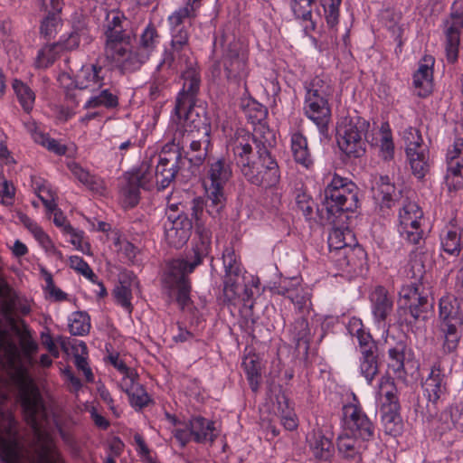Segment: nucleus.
Returning a JSON list of instances; mask_svg holds the SVG:
<instances>
[{
    "label": "nucleus",
    "instance_id": "aec40b11",
    "mask_svg": "<svg viewBox=\"0 0 463 463\" xmlns=\"http://www.w3.org/2000/svg\"><path fill=\"white\" fill-rule=\"evenodd\" d=\"M371 308L378 327L388 329V318L393 311V298L383 286H377L370 294Z\"/></svg>",
    "mask_w": 463,
    "mask_h": 463
},
{
    "label": "nucleus",
    "instance_id": "37998d69",
    "mask_svg": "<svg viewBox=\"0 0 463 463\" xmlns=\"http://www.w3.org/2000/svg\"><path fill=\"white\" fill-rule=\"evenodd\" d=\"M12 88L24 111L30 113L35 102L34 91L26 83L17 79L13 80Z\"/></svg>",
    "mask_w": 463,
    "mask_h": 463
},
{
    "label": "nucleus",
    "instance_id": "09e8293b",
    "mask_svg": "<svg viewBox=\"0 0 463 463\" xmlns=\"http://www.w3.org/2000/svg\"><path fill=\"white\" fill-rule=\"evenodd\" d=\"M445 184L449 191H458L463 188V164L447 162Z\"/></svg>",
    "mask_w": 463,
    "mask_h": 463
},
{
    "label": "nucleus",
    "instance_id": "4c0bfd02",
    "mask_svg": "<svg viewBox=\"0 0 463 463\" xmlns=\"http://www.w3.org/2000/svg\"><path fill=\"white\" fill-rule=\"evenodd\" d=\"M378 393L383 398L381 408H400L397 387L392 378L389 375H383L380 378L378 384Z\"/></svg>",
    "mask_w": 463,
    "mask_h": 463
},
{
    "label": "nucleus",
    "instance_id": "39448f33",
    "mask_svg": "<svg viewBox=\"0 0 463 463\" xmlns=\"http://www.w3.org/2000/svg\"><path fill=\"white\" fill-rule=\"evenodd\" d=\"M22 404L27 423L31 426L36 449L45 463H65L48 430V411L39 390L32 383L22 390Z\"/></svg>",
    "mask_w": 463,
    "mask_h": 463
},
{
    "label": "nucleus",
    "instance_id": "f03ea898",
    "mask_svg": "<svg viewBox=\"0 0 463 463\" xmlns=\"http://www.w3.org/2000/svg\"><path fill=\"white\" fill-rule=\"evenodd\" d=\"M199 240L194 244L187 255V260L175 259L167 264L163 278V288L171 299L177 303L182 310L188 308L192 300L190 293L192 290L191 281L188 275L202 264L204 258L208 257L212 249V235L206 230L198 228Z\"/></svg>",
    "mask_w": 463,
    "mask_h": 463
},
{
    "label": "nucleus",
    "instance_id": "393cba45",
    "mask_svg": "<svg viewBox=\"0 0 463 463\" xmlns=\"http://www.w3.org/2000/svg\"><path fill=\"white\" fill-rule=\"evenodd\" d=\"M366 441L345 432L337 438V450L346 463H362V454L366 449Z\"/></svg>",
    "mask_w": 463,
    "mask_h": 463
},
{
    "label": "nucleus",
    "instance_id": "c03bdc74",
    "mask_svg": "<svg viewBox=\"0 0 463 463\" xmlns=\"http://www.w3.org/2000/svg\"><path fill=\"white\" fill-rule=\"evenodd\" d=\"M143 189L149 190L156 184L153 158L144 160L139 167L130 176Z\"/></svg>",
    "mask_w": 463,
    "mask_h": 463
},
{
    "label": "nucleus",
    "instance_id": "a19ab883",
    "mask_svg": "<svg viewBox=\"0 0 463 463\" xmlns=\"http://www.w3.org/2000/svg\"><path fill=\"white\" fill-rule=\"evenodd\" d=\"M205 208L207 213L216 217L220 214L226 203V196L223 187L206 185Z\"/></svg>",
    "mask_w": 463,
    "mask_h": 463
},
{
    "label": "nucleus",
    "instance_id": "b1692460",
    "mask_svg": "<svg viewBox=\"0 0 463 463\" xmlns=\"http://www.w3.org/2000/svg\"><path fill=\"white\" fill-rule=\"evenodd\" d=\"M354 240L353 233L350 230L334 229L330 232L328 236V247L330 251L335 250L343 253L346 260L348 266H354L355 263L353 260L354 255L364 256V250L358 247H352V241Z\"/></svg>",
    "mask_w": 463,
    "mask_h": 463
},
{
    "label": "nucleus",
    "instance_id": "2eb2a0df",
    "mask_svg": "<svg viewBox=\"0 0 463 463\" xmlns=\"http://www.w3.org/2000/svg\"><path fill=\"white\" fill-rule=\"evenodd\" d=\"M343 415L346 432L361 440L370 441L374 436V425L358 403L344 405Z\"/></svg>",
    "mask_w": 463,
    "mask_h": 463
},
{
    "label": "nucleus",
    "instance_id": "79ce46f5",
    "mask_svg": "<svg viewBox=\"0 0 463 463\" xmlns=\"http://www.w3.org/2000/svg\"><path fill=\"white\" fill-rule=\"evenodd\" d=\"M69 167L74 177L83 184L88 189L98 194H102L104 192L105 185L100 177L91 175L88 170L82 168L76 163L70 165Z\"/></svg>",
    "mask_w": 463,
    "mask_h": 463
},
{
    "label": "nucleus",
    "instance_id": "f8f14e48",
    "mask_svg": "<svg viewBox=\"0 0 463 463\" xmlns=\"http://www.w3.org/2000/svg\"><path fill=\"white\" fill-rule=\"evenodd\" d=\"M165 238L175 248L183 247L189 240L193 229L192 219L184 209L175 204L168 205L167 221L165 222Z\"/></svg>",
    "mask_w": 463,
    "mask_h": 463
},
{
    "label": "nucleus",
    "instance_id": "8fccbe9b",
    "mask_svg": "<svg viewBox=\"0 0 463 463\" xmlns=\"http://www.w3.org/2000/svg\"><path fill=\"white\" fill-rule=\"evenodd\" d=\"M347 329L353 336L356 337L359 348L376 344L370 332L364 329L361 319L352 317L348 323Z\"/></svg>",
    "mask_w": 463,
    "mask_h": 463
},
{
    "label": "nucleus",
    "instance_id": "72a5a7b5",
    "mask_svg": "<svg viewBox=\"0 0 463 463\" xmlns=\"http://www.w3.org/2000/svg\"><path fill=\"white\" fill-rule=\"evenodd\" d=\"M193 440L197 443L213 442L217 438L214 422L203 417H194L190 420Z\"/></svg>",
    "mask_w": 463,
    "mask_h": 463
},
{
    "label": "nucleus",
    "instance_id": "603ef678",
    "mask_svg": "<svg viewBox=\"0 0 463 463\" xmlns=\"http://www.w3.org/2000/svg\"><path fill=\"white\" fill-rule=\"evenodd\" d=\"M404 344L399 343L395 347L388 350L389 364L388 367L396 375L402 377L404 374Z\"/></svg>",
    "mask_w": 463,
    "mask_h": 463
},
{
    "label": "nucleus",
    "instance_id": "13d9d810",
    "mask_svg": "<svg viewBox=\"0 0 463 463\" xmlns=\"http://www.w3.org/2000/svg\"><path fill=\"white\" fill-rule=\"evenodd\" d=\"M242 366L251 390L257 392L260 376L259 363L252 357H245L242 362Z\"/></svg>",
    "mask_w": 463,
    "mask_h": 463
},
{
    "label": "nucleus",
    "instance_id": "423d86ee",
    "mask_svg": "<svg viewBox=\"0 0 463 463\" xmlns=\"http://www.w3.org/2000/svg\"><path fill=\"white\" fill-rule=\"evenodd\" d=\"M194 16L193 8L183 6L175 10L168 16L170 26L171 43L170 49L165 51L161 61V66H173L175 62L183 68V62L194 60L191 57V48L189 44V25H185V21Z\"/></svg>",
    "mask_w": 463,
    "mask_h": 463
},
{
    "label": "nucleus",
    "instance_id": "e433bc0d",
    "mask_svg": "<svg viewBox=\"0 0 463 463\" xmlns=\"http://www.w3.org/2000/svg\"><path fill=\"white\" fill-rule=\"evenodd\" d=\"M378 393L383 398L381 408H400L397 387L392 378L389 375H383L380 378L378 384Z\"/></svg>",
    "mask_w": 463,
    "mask_h": 463
},
{
    "label": "nucleus",
    "instance_id": "5701e85b",
    "mask_svg": "<svg viewBox=\"0 0 463 463\" xmlns=\"http://www.w3.org/2000/svg\"><path fill=\"white\" fill-rule=\"evenodd\" d=\"M424 397L429 402L436 405L447 393L448 375L439 363H435L422 383Z\"/></svg>",
    "mask_w": 463,
    "mask_h": 463
},
{
    "label": "nucleus",
    "instance_id": "49530a36",
    "mask_svg": "<svg viewBox=\"0 0 463 463\" xmlns=\"http://www.w3.org/2000/svg\"><path fill=\"white\" fill-rule=\"evenodd\" d=\"M62 51L57 43L43 46L37 53L34 65L37 69H46L52 66L60 57Z\"/></svg>",
    "mask_w": 463,
    "mask_h": 463
},
{
    "label": "nucleus",
    "instance_id": "6ab92c4d",
    "mask_svg": "<svg viewBox=\"0 0 463 463\" xmlns=\"http://www.w3.org/2000/svg\"><path fill=\"white\" fill-rule=\"evenodd\" d=\"M399 295L405 301L404 305L407 307L411 317L408 323L411 324L420 319H427V315L430 311L432 304L427 296L420 292L417 283L403 286Z\"/></svg>",
    "mask_w": 463,
    "mask_h": 463
},
{
    "label": "nucleus",
    "instance_id": "4be33fe9",
    "mask_svg": "<svg viewBox=\"0 0 463 463\" xmlns=\"http://www.w3.org/2000/svg\"><path fill=\"white\" fill-rule=\"evenodd\" d=\"M110 74L108 68L98 63L85 64L77 74L76 84L80 90H99L109 85Z\"/></svg>",
    "mask_w": 463,
    "mask_h": 463
},
{
    "label": "nucleus",
    "instance_id": "3c124183",
    "mask_svg": "<svg viewBox=\"0 0 463 463\" xmlns=\"http://www.w3.org/2000/svg\"><path fill=\"white\" fill-rule=\"evenodd\" d=\"M88 33L89 32L85 25L80 24L78 26L73 27V30L66 38L61 36L57 43L62 52L72 51L79 47L81 38L88 36Z\"/></svg>",
    "mask_w": 463,
    "mask_h": 463
},
{
    "label": "nucleus",
    "instance_id": "4468645a",
    "mask_svg": "<svg viewBox=\"0 0 463 463\" xmlns=\"http://www.w3.org/2000/svg\"><path fill=\"white\" fill-rule=\"evenodd\" d=\"M182 162V152L178 151V147L169 143L163 146L155 167L156 184L158 190H164L171 184Z\"/></svg>",
    "mask_w": 463,
    "mask_h": 463
},
{
    "label": "nucleus",
    "instance_id": "864d4df0",
    "mask_svg": "<svg viewBox=\"0 0 463 463\" xmlns=\"http://www.w3.org/2000/svg\"><path fill=\"white\" fill-rule=\"evenodd\" d=\"M140 188L142 187L129 177L128 183L120 190L122 203L125 207L132 208L138 203Z\"/></svg>",
    "mask_w": 463,
    "mask_h": 463
},
{
    "label": "nucleus",
    "instance_id": "9d476101",
    "mask_svg": "<svg viewBox=\"0 0 463 463\" xmlns=\"http://www.w3.org/2000/svg\"><path fill=\"white\" fill-rule=\"evenodd\" d=\"M183 67L185 68L182 72L183 88L176 97L172 117L175 118H186L191 111L200 113L194 108L201 83L200 74L194 60L184 61Z\"/></svg>",
    "mask_w": 463,
    "mask_h": 463
},
{
    "label": "nucleus",
    "instance_id": "ddd939ff",
    "mask_svg": "<svg viewBox=\"0 0 463 463\" xmlns=\"http://www.w3.org/2000/svg\"><path fill=\"white\" fill-rule=\"evenodd\" d=\"M462 29L463 0H455L450 7L449 15L443 22L446 58L449 63H455L458 59Z\"/></svg>",
    "mask_w": 463,
    "mask_h": 463
},
{
    "label": "nucleus",
    "instance_id": "a878e982",
    "mask_svg": "<svg viewBox=\"0 0 463 463\" xmlns=\"http://www.w3.org/2000/svg\"><path fill=\"white\" fill-rule=\"evenodd\" d=\"M232 176V166L230 158L222 156L208 162V185L225 187Z\"/></svg>",
    "mask_w": 463,
    "mask_h": 463
},
{
    "label": "nucleus",
    "instance_id": "de8ad7c7",
    "mask_svg": "<svg viewBox=\"0 0 463 463\" xmlns=\"http://www.w3.org/2000/svg\"><path fill=\"white\" fill-rule=\"evenodd\" d=\"M160 43V35L157 29L152 24H149L143 30L139 36L138 46L141 50L146 52L149 56L155 52Z\"/></svg>",
    "mask_w": 463,
    "mask_h": 463
},
{
    "label": "nucleus",
    "instance_id": "2f4dec72",
    "mask_svg": "<svg viewBox=\"0 0 463 463\" xmlns=\"http://www.w3.org/2000/svg\"><path fill=\"white\" fill-rule=\"evenodd\" d=\"M288 332L289 339L295 344L296 348L303 349L304 353L307 354L312 338L307 318L304 317L297 318L289 326Z\"/></svg>",
    "mask_w": 463,
    "mask_h": 463
},
{
    "label": "nucleus",
    "instance_id": "9b49d317",
    "mask_svg": "<svg viewBox=\"0 0 463 463\" xmlns=\"http://www.w3.org/2000/svg\"><path fill=\"white\" fill-rule=\"evenodd\" d=\"M407 162L418 179H422L430 171V151L424 144L420 130L409 128L403 132Z\"/></svg>",
    "mask_w": 463,
    "mask_h": 463
},
{
    "label": "nucleus",
    "instance_id": "338daca9",
    "mask_svg": "<svg viewBox=\"0 0 463 463\" xmlns=\"http://www.w3.org/2000/svg\"><path fill=\"white\" fill-rule=\"evenodd\" d=\"M462 336L439 333L438 339L440 342V349L444 354H453L458 351Z\"/></svg>",
    "mask_w": 463,
    "mask_h": 463
},
{
    "label": "nucleus",
    "instance_id": "cd10ccee",
    "mask_svg": "<svg viewBox=\"0 0 463 463\" xmlns=\"http://www.w3.org/2000/svg\"><path fill=\"white\" fill-rule=\"evenodd\" d=\"M150 56L141 50L138 46L133 49L124 48L121 57L108 58L118 64L124 72H133L138 71L148 60Z\"/></svg>",
    "mask_w": 463,
    "mask_h": 463
},
{
    "label": "nucleus",
    "instance_id": "f257e3e1",
    "mask_svg": "<svg viewBox=\"0 0 463 463\" xmlns=\"http://www.w3.org/2000/svg\"><path fill=\"white\" fill-rule=\"evenodd\" d=\"M275 142L274 134L268 129L260 137L244 129H238L226 145L232 154L241 175L253 185L276 187L280 181V170L269 148Z\"/></svg>",
    "mask_w": 463,
    "mask_h": 463
},
{
    "label": "nucleus",
    "instance_id": "dca6fc26",
    "mask_svg": "<svg viewBox=\"0 0 463 463\" xmlns=\"http://www.w3.org/2000/svg\"><path fill=\"white\" fill-rule=\"evenodd\" d=\"M423 213L420 206L411 201H405L399 212L398 232L402 239L411 244H418L422 239L420 221Z\"/></svg>",
    "mask_w": 463,
    "mask_h": 463
},
{
    "label": "nucleus",
    "instance_id": "0eeeda50",
    "mask_svg": "<svg viewBox=\"0 0 463 463\" xmlns=\"http://www.w3.org/2000/svg\"><path fill=\"white\" fill-rule=\"evenodd\" d=\"M369 127V122L358 115L342 118L336 127V141L339 149L349 158L364 156L365 136Z\"/></svg>",
    "mask_w": 463,
    "mask_h": 463
},
{
    "label": "nucleus",
    "instance_id": "6e6552de",
    "mask_svg": "<svg viewBox=\"0 0 463 463\" xmlns=\"http://www.w3.org/2000/svg\"><path fill=\"white\" fill-rule=\"evenodd\" d=\"M356 184L348 178L335 174L325 188L324 204L328 214L335 216L354 212L358 207Z\"/></svg>",
    "mask_w": 463,
    "mask_h": 463
},
{
    "label": "nucleus",
    "instance_id": "473e14b6",
    "mask_svg": "<svg viewBox=\"0 0 463 463\" xmlns=\"http://www.w3.org/2000/svg\"><path fill=\"white\" fill-rule=\"evenodd\" d=\"M291 152L294 160L306 169H311L314 165V158L309 151L307 137L299 131L291 135Z\"/></svg>",
    "mask_w": 463,
    "mask_h": 463
},
{
    "label": "nucleus",
    "instance_id": "7c9ffc66",
    "mask_svg": "<svg viewBox=\"0 0 463 463\" xmlns=\"http://www.w3.org/2000/svg\"><path fill=\"white\" fill-rule=\"evenodd\" d=\"M100 91L94 96H91L84 104V109H96L99 107L106 108L107 109H116L118 105L119 90L111 82L109 85L99 89Z\"/></svg>",
    "mask_w": 463,
    "mask_h": 463
},
{
    "label": "nucleus",
    "instance_id": "680f3d73",
    "mask_svg": "<svg viewBox=\"0 0 463 463\" xmlns=\"http://www.w3.org/2000/svg\"><path fill=\"white\" fill-rule=\"evenodd\" d=\"M359 371L368 384H372L374 377L379 372L378 357L374 358H359Z\"/></svg>",
    "mask_w": 463,
    "mask_h": 463
},
{
    "label": "nucleus",
    "instance_id": "1a4fd4ad",
    "mask_svg": "<svg viewBox=\"0 0 463 463\" xmlns=\"http://www.w3.org/2000/svg\"><path fill=\"white\" fill-rule=\"evenodd\" d=\"M128 21L119 12L112 11L107 14L104 30V53L106 58L121 57L124 48L130 47L134 35L126 28Z\"/></svg>",
    "mask_w": 463,
    "mask_h": 463
},
{
    "label": "nucleus",
    "instance_id": "c756f323",
    "mask_svg": "<svg viewBox=\"0 0 463 463\" xmlns=\"http://www.w3.org/2000/svg\"><path fill=\"white\" fill-rule=\"evenodd\" d=\"M373 199L379 205L382 212L389 210L394 204L396 197V188L391 182L389 176L381 175L376 181L375 187L373 188Z\"/></svg>",
    "mask_w": 463,
    "mask_h": 463
},
{
    "label": "nucleus",
    "instance_id": "e2e57ef3",
    "mask_svg": "<svg viewBox=\"0 0 463 463\" xmlns=\"http://www.w3.org/2000/svg\"><path fill=\"white\" fill-rule=\"evenodd\" d=\"M18 357L16 345L5 339H0V360L3 365L14 366Z\"/></svg>",
    "mask_w": 463,
    "mask_h": 463
},
{
    "label": "nucleus",
    "instance_id": "0e129e2a",
    "mask_svg": "<svg viewBox=\"0 0 463 463\" xmlns=\"http://www.w3.org/2000/svg\"><path fill=\"white\" fill-rule=\"evenodd\" d=\"M342 0H322L327 26L334 28L339 22V7Z\"/></svg>",
    "mask_w": 463,
    "mask_h": 463
},
{
    "label": "nucleus",
    "instance_id": "774afa93",
    "mask_svg": "<svg viewBox=\"0 0 463 463\" xmlns=\"http://www.w3.org/2000/svg\"><path fill=\"white\" fill-rule=\"evenodd\" d=\"M61 24V18L56 14H48L43 21L40 26L41 34L46 38L51 39L57 32V27Z\"/></svg>",
    "mask_w": 463,
    "mask_h": 463
},
{
    "label": "nucleus",
    "instance_id": "6e6d98bb",
    "mask_svg": "<svg viewBox=\"0 0 463 463\" xmlns=\"http://www.w3.org/2000/svg\"><path fill=\"white\" fill-rule=\"evenodd\" d=\"M407 277L414 279L413 283L420 281L425 274L423 256L420 252L412 251L406 269Z\"/></svg>",
    "mask_w": 463,
    "mask_h": 463
},
{
    "label": "nucleus",
    "instance_id": "7ed1b4c3",
    "mask_svg": "<svg viewBox=\"0 0 463 463\" xmlns=\"http://www.w3.org/2000/svg\"><path fill=\"white\" fill-rule=\"evenodd\" d=\"M169 130L173 134L168 143L183 151L191 165H202L211 146V125L205 115L191 111L186 118H172Z\"/></svg>",
    "mask_w": 463,
    "mask_h": 463
},
{
    "label": "nucleus",
    "instance_id": "bb28decb",
    "mask_svg": "<svg viewBox=\"0 0 463 463\" xmlns=\"http://www.w3.org/2000/svg\"><path fill=\"white\" fill-rule=\"evenodd\" d=\"M432 58L425 57L423 62H420L418 70L413 74L414 93L420 98H426L431 93L432 90Z\"/></svg>",
    "mask_w": 463,
    "mask_h": 463
},
{
    "label": "nucleus",
    "instance_id": "4d7b16f0",
    "mask_svg": "<svg viewBox=\"0 0 463 463\" xmlns=\"http://www.w3.org/2000/svg\"><path fill=\"white\" fill-rule=\"evenodd\" d=\"M90 328V317L84 312L72 314L69 323V329L73 335H84Z\"/></svg>",
    "mask_w": 463,
    "mask_h": 463
},
{
    "label": "nucleus",
    "instance_id": "a18cd8bd",
    "mask_svg": "<svg viewBox=\"0 0 463 463\" xmlns=\"http://www.w3.org/2000/svg\"><path fill=\"white\" fill-rule=\"evenodd\" d=\"M315 4L316 0H290L289 4L294 17L302 22H308L311 30L316 29V23L312 20V10Z\"/></svg>",
    "mask_w": 463,
    "mask_h": 463
},
{
    "label": "nucleus",
    "instance_id": "bf43d9fd",
    "mask_svg": "<svg viewBox=\"0 0 463 463\" xmlns=\"http://www.w3.org/2000/svg\"><path fill=\"white\" fill-rule=\"evenodd\" d=\"M242 109L245 116L252 124L260 122L266 116V109L254 99H246L242 103Z\"/></svg>",
    "mask_w": 463,
    "mask_h": 463
},
{
    "label": "nucleus",
    "instance_id": "c85d7f7f",
    "mask_svg": "<svg viewBox=\"0 0 463 463\" xmlns=\"http://www.w3.org/2000/svg\"><path fill=\"white\" fill-rule=\"evenodd\" d=\"M307 440L316 458L326 461L333 456L334 445L332 439L326 436L320 429L309 432Z\"/></svg>",
    "mask_w": 463,
    "mask_h": 463
},
{
    "label": "nucleus",
    "instance_id": "69168bd1",
    "mask_svg": "<svg viewBox=\"0 0 463 463\" xmlns=\"http://www.w3.org/2000/svg\"><path fill=\"white\" fill-rule=\"evenodd\" d=\"M383 136L380 144L381 156L384 160H389L393 157L394 145L392 142V133L389 128V125L385 124L382 126Z\"/></svg>",
    "mask_w": 463,
    "mask_h": 463
},
{
    "label": "nucleus",
    "instance_id": "ea45409f",
    "mask_svg": "<svg viewBox=\"0 0 463 463\" xmlns=\"http://www.w3.org/2000/svg\"><path fill=\"white\" fill-rule=\"evenodd\" d=\"M400 408H381L382 422L386 434L392 437L400 435L403 429Z\"/></svg>",
    "mask_w": 463,
    "mask_h": 463
},
{
    "label": "nucleus",
    "instance_id": "58836bf2",
    "mask_svg": "<svg viewBox=\"0 0 463 463\" xmlns=\"http://www.w3.org/2000/svg\"><path fill=\"white\" fill-rule=\"evenodd\" d=\"M458 297L444 296L439 299V322L463 320V314Z\"/></svg>",
    "mask_w": 463,
    "mask_h": 463
},
{
    "label": "nucleus",
    "instance_id": "c9c22d12",
    "mask_svg": "<svg viewBox=\"0 0 463 463\" xmlns=\"http://www.w3.org/2000/svg\"><path fill=\"white\" fill-rule=\"evenodd\" d=\"M136 376L132 375L122 383V388L128 393L131 406L140 410L148 404L150 399L145 388L136 383Z\"/></svg>",
    "mask_w": 463,
    "mask_h": 463
},
{
    "label": "nucleus",
    "instance_id": "052dcab7",
    "mask_svg": "<svg viewBox=\"0 0 463 463\" xmlns=\"http://www.w3.org/2000/svg\"><path fill=\"white\" fill-rule=\"evenodd\" d=\"M288 298L292 301L299 312L308 311L311 306V294L303 288L287 290Z\"/></svg>",
    "mask_w": 463,
    "mask_h": 463
},
{
    "label": "nucleus",
    "instance_id": "412c9836",
    "mask_svg": "<svg viewBox=\"0 0 463 463\" xmlns=\"http://www.w3.org/2000/svg\"><path fill=\"white\" fill-rule=\"evenodd\" d=\"M303 110L306 117L317 125L321 134L327 130L331 118L329 98L305 95Z\"/></svg>",
    "mask_w": 463,
    "mask_h": 463
},
{
    "label": "nucleus",
    "instance_id": "f3484780",
    "mask_svg": "<svg viewBox=\"0 0 463 463\" xmlns=\"http://www.w3.org/2000/svg\"><path fill=\"white\" fill-rule=\"evenodd\" d=\"M0 458L5 463L19 459L16 421L13 415L0 409Z\"/></svg>",
    "mask_w": 463,
    "mask_h": 463
},
{
    "label": "nucleus",
    "instance_id": "5fc2aeb1",
    "mask_svg": "<svg viewBox=\"0 0 463 463\" xmlns=\"http://www.w3.org/2000/svg\"><path fill=\"white\" fill-rule=\"evenodd\" d=\"M306 95L314 97H326L329 98L332 95V87L330 82L322 77H315L311 81L305 86Z\"/></svg>",
    "mask_w": 463,
    "mask_h": 463
},
{
    "label": "nucleus",
    "instance_id": "20e7f679",
    "mask_svg": "<svg viewBox=\"0 0 463 463\" xmlns=\"http://www.w3.org/2000/svg\"><path fill=\"white\" fill-rule=\"evenodd\" d=\"M213 54L216 59L213 73L219 75L222 66L230 83L246 85L250 74L249 51L231 26H225L214 37Z\"/></svg>",
    "mask_w": 463,
    "mask_h": 463
},
{
    "label": "nucleus",
    "instance_id": "a211bd4d",
    "mask_svg": "<svg viewBox=\"0 0 463 463\" xmlns=\"http://www.w3.org/2000/svg\"><path fill=\"white\" fill-rule=\"evenodd\" d=\"M222 264L224 268L223 294L228 301H233L238 297L240 279L243 274V268L240 257L232 247H226L222 252Z\"/></svg>",
    "mask_w": 463,
    "mask_h": 463
},
{
    "label": "nucleus",
    "instance_id": "f704fd0d",
    "mask_svg": "<svg viewBox=\"0 0 463 463\" xmlns=\"http://www.w3.org/2000/svg\"><path fill=\"white\" fill-rule=\"evenodd\" d=\"M462 243L460 228L454 224L447 225L440 233L441 249L449 255L458 256Z\"/></svg>",
    "mask_w": 463,
    "mask_h": 463
}]
</instances>
